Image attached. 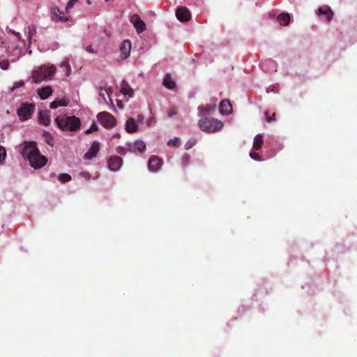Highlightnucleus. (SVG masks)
<instances>
[{
    "label": "nucleus",
    "instance_id": "nucleus-12",
    "mask_svg": "<svg viewBox=\"0 0 357 357\" xmlns=\"http://www.w3.org/2000/svg\"><path fill=\"white\" fill-rule=\"evenodd\" d=\"M122 163V158L115 155L110 157L108 161V166L110 170L115 172L120 169Z\"/></svg>",
    "mask_w": 357,
    "mask_h": 357
},
{
    "label": "nucleus",
    "instance_id": "nucleus-4",
    "mask_svg": "<svg viewBox=\"0 0 357 357\" xmlns=\"http://www.w3.org/2000/svg\"><path fill=\"white\" fill-rule=\"evenodd\" d=\"M55 68L54 66L50 67L41 66L38 69L34 70L32 73L33 81L35 83H40L45 79H52L55 73Z\"/></svg>",
    "mask_w": 357,
    "mask_h": 357
},
{
    "label": "nucleus",
    "instance_id": "nucleus-30",
    "mask_svg": "<svg viewBox=\"0 0 357 357\" xmlns=\"http://www.w3.org/2000/svg\"><path fill=\"white\" fill-rule=\"evenodd\" d=\"M167 144L172 146H178L180 145V140L178 137H174L168 141Z\"/></svg>",
    "mask_w": 357,
    "mask_h": 357
},
{
    "label": "nucleus",
    "instance_id": "nucleus-36",
    "mask_svg": "<svg viewBox=\"0 0 357 357\" xmlns=\"http://www.w3.org/2000/svg\"><path fill=\"white\" fill-rule=\"evenodd\" d=\"M250 156L255 160H257V161H261V157L259 155V153H256V152H252L251 151L250 153Z\"/></svg>",
    "mask_w": 357,
    "mask_h": 357
},
{
    "label": "nucleus",
    "instance_id": "nucleus-19",
    "mask_svg": "<svg viewBox=\"0 0 357 357\" xmlns=\"http://www.w3.org/2000/svg\"><path fill=\"white\" fill-rule=\"evenodd\" d=\"M112 92L111 87L105 88V87H100L99 90V96L103 99L104 102L108 104L106 96L108 97L109 100L111 104H112V100L110 98V93Z\"/></svg>",
    "mask_w": 357,
    "mask_h": 357
},
{
    "label": "nucleus",
    "instance_id": "nucleus-24",
    "mask_svg": "<svg viewBox=\"0 0 357 357\" xmlns=\"http://www.w3.org/2000/svg\"><path fill=\"white\" fill-rule=\"evenodd\" d=\"M216 109L215 103L212 105H206L205 106L201 105L198 107V111L200 114H211Z\"/></svg>",
    "mask_w": 357,
    "mask_h": 357
},
{
    "label": "nucleus",
    "instance_id": "nucleus-31",
    "mask_svg": "<svg viewBox=\"0 0 357 357\" xmlns=\"http://www.w3.org/2000/svg\"><path fill=\"white\" fill-rule=\"evenodd\" d=\"M79 0H70L66 7V13H69L70 10L73 8L75 4L78 2Z\"/></svg>",
    "mask_w": 357,
    "mask_h": 357
},
{
    "label": "nucleus",
    "instance_id": "nucleus-17",
    "mask_svg": "<svg viewBox=\"0 0 357 357\" xmlns=\"http://www.w3.org/2000/svg\"><path fill=\"white\" fill-rule=\"evenodd\" d=\"M125 128L128 133H133L137 132L138 125L133 118H129L126 122Z\"/></svg>",
    "mask_w": 357,
    "mask_h": 357
},
{
    "label": "nucleus",
    "instance_id": "nucleus-28",
    "mask_svg": "<svg viewBox=\"0 0 357 357\" xmlns=\"http://www.w3.org/2000/svg\"><path fill=\"white\" fill-rule=\"evenodd\" d=\"M43 138H44V140L45 142L50 145L51 146H53V137H52L51 134L50 132H45L43 133Z\"/></svg>",
    "mask_w": 357,
    "mask_h": 357
},
{
    "label": "nucleus",
    "instance_id": "nucleus-37",
    "mask_svg": "<svg viewBox=\"0 0 357 357\" xmlns=\"http://www.w3.org/2000/svg\"><path fill=\"white\" fill-rule=\"evenodd\" d=\"M24 84V82L23 81H19L15 83H14L13 87L10 89L12 91H13L15 89L23 86Z\"/></svg>",
    "mask_w": 357,
    "mask_h": 357
},
{
    "label": "nucleus",
    "instance_id": "nucleus-40",
    "mask_svg": "<svg viewBox=\"0 0 357 357\" xmlns=\"http://www.w3.org/2000/svg\"><path fill=\"white\" fill-rule=\"evenodd\" d=\"M36 33V29L33 26H29V37L31 38L32 36Z\"/></svg>",
    "mask_w": 357,
    "mask_h": 357
},
{
    "label": "nucleus",
    "instance_id": "nucleus-9",
    "mask_svg": "<svg viewBox=\"0 0 357 357\" xmlns=\"http://www.w3.org/2000/svg\"><path fill=\"white\" fill-rule=\"evenodd\" d=\"M162 165V160L156 155H152L148 162L149 169L153 172L158 171Z\"/></svg>",
    "mask_w": 357,
    "mask_h": 357
},
{
    "label": "nucleus",
    "instance_id": "nucleus-38",
    "mask_svg": "<svg viewBox=\"0 0 357 357\" xmlns=\"http://www.w3.org/2000/svg\"><path fill=\"white\" fill-rule=\"evenodd\" d=\"M116 152L121 155H125L127 152V149L124 146H118L116 148Z\"/></svg>",
    "mask_w": 357,
    "mask_h": 357
},
{
    "label": "nucleus",
    "instance_id": "nucleus-16",
    "mask_svg": "<svg viewBox=\"0 0 357 357\" xmlns=\"http://www.w3.org/2000/svg\"><path fill=\"white\" fill-rule=\"evenodd\" d=\"M128 150L130 151H134L137 149L140 153H143L146 150V144L143 141H136L134 144H127Z\"/></svg>",
    "mask_w": 357,
    "mask_h": 357
},
{
    "label": "nucleus",
    "instance_id": "nucleus-10",
    "mask_svg": "<svg viewBox=\"0 0 357 357\" xmlns=\"http://www.w3.org/2000/svg\"><path fill=\"white\" fill-rule=\"evenodd\" d=\"M51 19L54 21L67 22L68 18L64 16L62 11H61L57 6H52L51 8Z\"/></svg>",
    "mask_w": 357,
    "mask_h": 357
},
{
    "label": "nucleus",
    "instance_id": "nucleus-41",
    "mask_svg": "<svg viewBox=\"0 0 357 357\" xmlns=\"http://www.w3.org/2000/svg\"><path fill=\"white\" fill-rule=\"evenodd\" d=\"M182 160H183V163L184 165H187L188 163L189 162V160H190V157L189 155H185L183 158H182Z\"/></svg>",
    "mask_w": 357,
    "mask_h": 357
},
{
    "label": "nucleus",
    "instance_id": "nucleus-29",
    "mask_svg": "<svg viewBox=\"0 0 357 357\" xmlns=\"http://www.w3.org/2000/svg\"><path fill=\"white\" fill-rule=\"evenodd\" d=\"M60 67L61 68H63V70L66 71V76H69L70 74V71H71V68H70V66L69 64V63L68 61H63Z\"/></svg>",
    "mask_w": 357,
    "mask_h": 357
},
{
    "label": "nucleus",
    "instance_id": "nucleus-22",
    "mask_svg": "<svg viewBox=\"0 0 357 357\" xmlns=\"http://www.w3.org/2000/svg\"><path fill=\"white\" fill-rule=\"evenodd\" d=\"M38 93L41 99L45 100L52 95V89L51 86H46L41 89H39L38 91Z\"/></svg>",
    "mask_w": 357,
    "mask_h": 357
},
{
    "label": "nucleus",
    "instance_id": "nucleus-35",
    "mask_svg": "<svg viewBox=\"0 0 357 357\" xmlns=\"http://www.w3.org/2000/svg\"><path fill=\"white\" fill-rule=\"evenodd\" d=\"M0 68L3 70H6L9 68V62L8 60H3L0 61Z\"/></svg>",
    "mask_w": 357,
    "mask_h": 357
},
{
    "label": "nucleus",
    "instance_id": "nucleus-3",
    "mask_svg": "<svg viewBox=\"0 0 357 357\" xmlns=\"http://www.w3.org/2000/svg\"><path fill=\"white\" fill-rule=\"evenodd\" d=\"M223 123L215 118L204 117L199 120V128L205 132L213 133L218 132L223 128Z\"/></svg>",
    "mask_w": 357,
    "mask_h": 357
},
{
    "label": "nucleus",
    "instance_id": "nucleus-6",
    "mask_svg": "<svg viewBox=\"0 0 357 357\" xmlns=\"http://www.w3.org/2000/svg\"><path fill=\"white\" fill-rule=\"evenodd\" d=\"M34 105L31 103L24 102L17 109V114L21 121L29 119L34 111Z\"/></svg>",
    "mask_w": 357,
    "mask_h": 357
},
{
    "label": "nucleus",
    "instance_id": "nucleus-14",
    "mask_svg": "<svg viewBox=\"0 0 357 357\" xmlns=\"http://www.w3.org/2000/svg\"><path fill=\"white\" fill-rule=\"evenodd\" d=\"M132 44L129 40H125L122 42L120 51L122 59H127L130 54Z\"/></svg>",
    "mask_w": 357,
    "mask_h": 357
},
{
    "label": "nucleus",
    "instance_id": "nucleus-18",
    "mask_svg": "<svg viewBox=\"0 0 357 357\" xmlns=\"http://www.w3.org/2000/svg\"><path fill=\"white\" fill-rule=\"evenodd\" d=\"M38 119L40 123L44 126H48L50 123V112L47 110L40 111L38 113Z\"/></svg>",
    "mask_w": 357,
    "mask_h": 357
},
{
    "label": "nucleus",
    "instance_id": "nucleus-25",
    "mask_svg": "<svg viewBox=\"0 0 357 357\" xmlns=\"http://www.w3.org/2000/svg\"><path fill=\"white\" fill-rule=\"evenodd\" d=\"M162 84L169 89H174L176 87V83L169 74L165 76Z\"/></svg>",
    "mask_w": 357,
    "mask_h": 357
},
{
    "label": "nucleus",
    "instance_id": "nucleus-27",
    "mask_svg": "<svg viewBox=\"0 0 357 357\" xmlns=\"http://www.w3.org/2000/svg\"><path fill=\"white\" fill-rule=\"evenodd\" d=\"M71 178H72L71 176L66 173H62L58 176V179L61 183H66V182L70 181L71 180Z\"/></svg>",
    "mask_w": 357,
    "mask_h": 357
},
{
    "label": "nucleus",
    "instance_id": "nucleus-2",
    "mask_svg": "<svg viewBox=\"0 0 357 357\" xmlns=\"http://www.w3.org/2000/svg\"><path fill=\"white\" fill-rule=\"evenodd\" d=\"M55 123L62 131L74 132L79 130L81 126L80 119L75 116H58Z\"/></svg>",
    "mask_w": 357,
    "mask_h": 357
},
{
    "label": "nucleus",
    "instance_id": "nucleus-42",
    "mask_svg": "<svg viewBox=\"0 0 357 357\" xmlns=\"http://www.w3.org/2000/svg\"><path fill=\"white\" fill-rule=\"evenodd\" d=\"M86 50L89 53H95V51L91 45L87 46Z\"/></svg>",
    "mask_w": 357,
    "mask_h": 357
},
{
    "label": "nucleus",
    "instance_id": "nucleus-43",
    "mask_svg": "<svg viewBox=\"0 0 357 357\" xmlns=\"http://www.w3.org/2000/svg\"><path fill=\"white\" fill-rule=\"evenodd\" d=\"M114 137L119 138L120 137V135L119 134H116V135H114Z\"/></svg>",
    "mask_w": 357,
    "mask_h": 357
},
{
    "label": "nucleus",
    "instance_id": "nucleus-33",
    "mask_svg": "<svg viewBox=\"0 0 357 357\" xmlns=\"http://www.w3.org/2000/svg\"><path fill=\"white\" fill-rule=\"evenodd\" d=\"M265 115H266V121L268 122V123H271V121H273L275 120V116H276V114L274 112L272 114L271 116H269V114L268 112H265Z\"/></svg>",
    "mask_w": 357,
    "mask_h": 357
},
{
    "label": "nucleus",
    "instance_id": "nucleus-1",
    "mask_svg": "<svg viewBox=\"0 0 357 357\" xmlns=\"http://www.w3.org/2000/svg\"><path fill=\"white\" fill-rule=\"evenodd\" d=\"M22 147L21 154L23 158H26L30 165L35 169H39L45 166L47 159L40 153L36 144L34 142H24L21 145Z\"/></svg>",
    "mask_w": 357,
    "mask_h": 357
},
{
    "label": "nucleus",
    "instance_id": "nucleus-44",
    "mask_svg": "<svg viewBox=\"0 0 357 357\" xmlns=\"http://www.w3.org/2000/svg\"><path fill=\"white\" fill-rule=\"evenodd\" d=\"M138 118H139V119H140V120H143V117H142V116H138Z\"/></svg>",
    "mask_w": 357,
    "mask_h": 357
},
{
    "label": "nucleus",
    "instance_id": "nucleus-26",
    "mask_svg": "<svg viewBox=\"0 0 357 357\" xmlns=\"http://www.w3.org/2000/svg\"><path fill=\"white\" fill-rule=\"evenodd\" d=\"M264 144L263 137L261 135L255 136L253 142V148L255 150H259Z\"/></svg>",
    "mask_w": 357,
    "mask_h": 357
},
{
    "label": "nucleus",
    "instance_id": "nucleus-45",
    "mask_svg": "<svg viewBox=\"0 0 357 357\" xmlns=\"http://www.w3.org/2000/svg\"><path fill=\"white\" fill-rule=\"evenodd\" d=\"M87 2H88V3H89V4H90V3H91V2L89 1V0H87Z\"/></svg>",
    "mask_w": 357,
    "mask_h": 357
},
{
    "label": "nucleus",
    "instance_id": "nucleus-11",
    "mask_svg": "<svg viewBox=\"0 0 357 357\" xmlns=\"http://www.w3.org/2000/svg\"><path fill=\"white\" fill-rule=\"evenodd\" d=\"M316 13L319 16L324 15L328 22H331L333 20L334 15L331 8L328 6L319 7L317 9Z\"/></svg>",
    "mask_w": 357,
    "mask_h": 357
},
{
    "label": "nucleus",
    "instance_id": "nucleus-23",
    "mask_svg": "<svg viewBox=\"0 0 357 357\" xmlns=\"http://www.w3.org/2000/svg\"><path fill=\"white\" fill-rule=\"evenodd\" d=\"M290 20L291 17L287 13H281L277 17L278 22L282 26H287L290 22Z\"/></svg>",
    "mask_w": 357,
    "mask_h": 357
},
{
    "label": "nucleus",
    "instance_id": "nucleus-7",
    "mask_svg": "<svg viewBox=\"0 0 357 357\" xmlns=\"http://www.w3.org/2000/svg\"><path fill=\"white\" fill-rule=\"evenodd\" d=\"M130 22L133 24L137 33H142L146 29V25L138 14H134L130 17Z\"/></svg>",
    "mask_w": 357,
    "mask_h": 357
},
{
    "label": "nucleus",
    "instance_id": "nucleus-5",
    "mask_svg": "<svg viewBox=\"0 0 357 357\" xmlns=\"http://www.w3.org/2000/svg\"><path fill=\"white\" fill-rule=\"evenodd\" d=\"M99 122L105 128H112L116 124V120L113 115L107 112H100L97 115Z\"/></svg>",
    "mask_w": 357,
    "mask_h": 357
},
{
    "label": "nucleus",
    "instance_id": "nucleus-39",
    "mask_svg": "<svg viewBox=\"0 0 357 357\" xmlns=\"http://www.w3.org/2000/svg\"><path fill=\"white\" fill-rule=\"evenodd\" d=\"M177 113V109L176 107L171 108L168 112V115L169 117L176 115Z\"/></svg>",
    "mask_w": 357,
    "mask_h": 357
},
{
    "label": "nucleus",
    "instance_id": "nucleus-15",
    "mask_svg": "<svg viewBox=\"0 0 357 357\" xmlns=\"http://www.w3.org/2000/svg\"><path fill=\"white\" fill-rule=\"evenodd\" d=\"M220 112L223 115H227L231 113L232 106L228 100H223L219 105Z\"/></svg>",
    "mask_w": 357,
    "mask_h": 357
},
{
    "label": "nucleus",
    "instance_id": "nucleus-21",
    "mask_svg": "<svg viewBox=\"0 0 357 357\" xmlns=\"http://www.w3.org/2000/svg\"><path fill=\"white\" fill-rule=\"evenodd\" d=\"M70 100L68 98H63L61 99H56L50 103V108L56 109L58 107H65L68 105Z\"/></svg>",
    "mask_w": 357,
    "mask_h": 357
},
{
    "label": "nucleus",
    "instance_id": "nucleus-34",
    "mask_svg": "<svg viewBox=\"0 0 357 357\" xmlns=\"http://www.w3.org/2000/svg\"><path fill=\"white\" fill-rule=\"evenodd\" d=\"M98 126L96 125V123H93L91 126V127H90L89 129H87L86 130H85V132H85L86 134H91V133H92L93 132L98 130Z\"/></svg>",
    "mask_w": 357,
    "mask_h": 357
},
{
    "label": "nucleus",
    "instance_id": "nucleus-8",
    "mask_svg": "<svg viewBox=\"0 0 357 357\" xmlns=\"http://www.w3.org/2000/svg\"><path fill=\"white\" fill-rule=\"evenodd\" d=\"M176 16L177 19L182 22H188L191 19V14L189 9L183 6L177 8Z\"/></svg>",
    "mask_w": 357,
    "mask_h": 357
},
{
    "label": "nucleus",
    "instance_id": "nucleus-13",
    "mask_svg": "<svg viewBox=\"0 0 357 357\" xmlns=\"http://www.w3.org/2000/svg\"><path fill=\"white\" fill-rule=\"evenodd\" d=\"M100 150V143L93 142L89 150L84 154V158L91 160L95 158Z\"/></svg>",
    "mask_w": 357,
    "mask_h": 357
},
{
    "label": "nucleus",
    "instance_id": "nucleus-32",
    "mask_svg": "<svg viewBox=\"0 0 357 357\" xmlns=\"http://www.w3.org/2000/svg\"><path fill=\"white\" fill-rule=\"evenodd\" d=\"M6 157V151L3 146H0V163H1Z\"/></svg>",
    "mask_w": 357,
    "mask_h": 357
},
{
    "label": "nucleus",
    "instance_id": "nucleus-20",
    "mask_svg": "<svg viewBox=\"0 0 357 357\" xmlns=\"http://www.w3.org/2000/svg\"><path fill=\"white\" fill-rule=\"evenodd\" d=\"M121 92L124 96H128L129 98H132L134 95L132 89L130 88L128 82L125 80H123L121 84Z\"/></svg>",
    "mask_w": 357,
    "mask_h": 357
}]
</instances>
